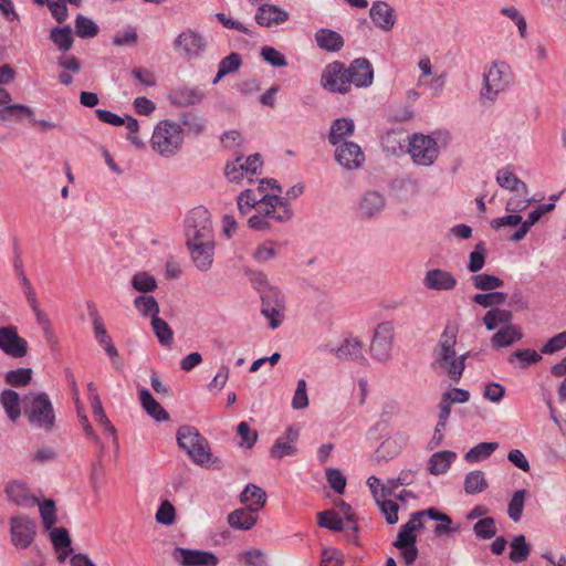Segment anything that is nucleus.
Returning a JSON list of instances; mask_svg holds the SVG:
<instances>
[{"instance_id":"1","label":"nucleus","mask_w":566,"mask_h":566,"mask_svg":"<svg viewBox=\"0 0 566 566\" xmlns=\"http://www.w3.org/2000/svg\"><path fill=\"white\" fill-rule=\"evenodd\" d=\"M458 327L447 325L433 350L434 364L442 369L452 381H459L467 366L470 352L460 356L455 353Z\"/></svg>"},{"instance_id":"2","label":"nucleus","mask_w":566,"mask_h":566,"mask_svg":"<svg viewBox=\"0 0 566 566\" xmlns=\"http://www.w3.org/2000/svg\"><path fill=\"white\" fill-rule=\"evenodd\" d=\"M24 416L30 424L52 431L55 426V411L46 392H29L24 399Z\"/></svg>"},{"instance_id":"3","label":"nucleus","mask_w":566,"mask_h":566,"mask_svg":"<svg viewBox=\"0 0 566 566\" xmlns=\"http://www.w3.org/2000/svg\"><path fill=\"white\" fill-rule=\"evenodd\" d=\"M182 142L181 126L167 119L156 125L150 139L153 149L164 157L175 156L180 150Z\"/></svg>"},{"instance_id":"4","label":"nucleus","mask_w":566,"mask_h":566,"mask_svg":"<svg viewBox=\"0 0 566 566\" xmlns=\"http://www.w3.org/2000/svg\"><path fill=\"white\" fill-rule=\"evenodd\" d=\"M186 242L213 240L211 214L202 206L191 209L185 221Z\"/></svg>"},{"instance_id":"5","label":"nucleus","mask_w":566,"mask_h":566,"mask_svg":"<svg viewBox=\"0 0 566 566\" xmlns=\"http://www.w3.org/2000/svg\"><path fill=\"white\" fill-rule=\"evenodd\" d=\"M408 153L416 165L429 167L439 156V146L433 136L415 133L410 137Z\"/></svg>"},{"instance_id":"6","label":"nucleus","mask_w":566,"mask_h":566,"mask_svg":"<svg viewBox=\"0 0 566 566\" xmlns=\"http://www.w3.org/2000/svg\"><path fill=\"white\" fill-rule=\"evenodd\" d=\"M484 87L481 91V97L494 101L497 94L504 91L512 82V73L504 62L494 63L488 72L483 74Z\"/></svg>"},{"instance_id":"7","label":"nucleus","mask_w":566,"mask_h":566,"mask_svg":"<svg viewBox=\"0 0 566 566\" xmlns=\"http://www.w3.org/2000/svg\"><path fill=\"white\" fill-rule=\"evenodd\" d=\"M321 85L329 93L346 94L350 91L348 72L342 62L327 64L321 75Z\"/></svg>"},{"instance_id":"8","label":"nucleus","mask_w":566,"mask_h":566,"mask_svg":"<svg viewBox=\"0 0 566 566\" xmlns=\"http://www.w3.org/2000/svg\"><path fill=\"white\" fill-rule=\"evenodd\" d=\"M11 542L17 548H28L36 534L35 522L27 515H17L10 518Z\"/></svg>"},{"instance_id":"9","label":"nucleus","mask_w":566,"mask_h":566,"mask_svg":"<svg viewBox=\"0 0 566 566\" xmlns=\"http://www.w3.org/2000/svg\"><path fill=\"white\" fill-rule=\"evenodd\" d=\"M394 326L390 322L380 323L370 343V355L378 361H387L391 356Z\"/></svg>"},{"instance_id":"10","label":"nucleus","mask_w":566,"mask_h":566,"mask_svg":"<svg viewBox=\"0 0 566 566\" xmlns=\"http://www.w3.org/2000/svg\"><path fill=\"white\" fill-rule=\"evenodd\" d=\"M28 342L18 334L13 325L0 327V350L12 358H22L28 354Z\"/></svg>"},{"instance_id":"11","label":"nucleus","mask_w":566,"mask_h":566,"mask_svg":"<svg viewBox=\"0 0 566 566\" xmlns=\"http://www.w3.org/2000/svg\"><path fill=\"white\" fill-rule=\"evenodd\" d=\"M171 557L181 566H217L219 558L208 551L176 547Z\"/></svg>"},{"instance_id":"12","label":"nucleus","mask_w":566,"mask_h":566,"mask_svg":"<svg viewBox=\"0 0 566 566\" xmlns=\"http://www.w3.org/2000/svg\"><path fill=\"white\" fill-rule=\"evenodd\" d=\"M369 18L374 25L385 33L392 31L397 22L395 8L382 0H377L371 3Z\"/></svg>"},{"instance_id":"13","label":"nucleus","mask_w":566,"mask_h":566,"mask_svg":"<svg viewBox=\"0 0 566 566\" xmlns=\"http://www.w3.org/2000/svg\"><path fill=\"white\" fill-rule=\"evenodd\" d=\"M196 268L202 272L210 270L214 255V239L208 241L186 242Z\"/></svg>"},{"instance_id":"14","label":"nucleus","mask_w":566,"mask_h":566,"mask_svg":"<svg viewBox=\"0 0 566 566\" xmlns=\"http://www.w3.org/2000/svg\"><path fill=\"white\" fill-rule=\"evenodd\" d=\"M335 159L339 165L348 170L359 168L364 160L365 155L358 144L353 142H344L336 148Z\"/></svg>"},{"instance_id":"15","label":"nucleus","mask_w":566,"mask_h":566,"mask_svg":"<svg viewBox=\"0 0 566 566\" xmlns=\"http://www.w3.org/2000/svg\"><path fill=\"white\" fill-rule=\"evenodd\" d=\"M349 86L354 84L356 87H367L371 85L374 80V70L370 62L365 57L354 60L348 67Z\"/></svg>"},{"instance_id":"16","label":"nucleus","mask_w":566,"mask_h":566,"mask_svg":"<svg viewBox=\"0 0 566 566\" xmlns=\"http://www.w3.org/2000/svg\"><path fill=\"white\" fill-rule=\"evenodd\" d=\"M386 207L385 197L376 190L365 192L358 205V214L361 219L376 218Z\"/></svg>"},{"instance_id":"17","label":"nucleus","mask_w":566,"mask_h":566,"mask_svg":"<svg viewBox=\"0 0 566 566\" xmlns=\"http://www.w3.org/2000/svg\"><path fill=\"white\" fill-rule=\"evenodd\" d=\"M333 350L336 357L340 360L356 361L360 365L367 364V358L364 355L363 344L357 338H345L342 345Z\"/></svg>"},{"instance_id":"18","label":"nucleus","mask_w":566,"mask_h":566,"mask_svg":"<svg viewBox=\"0 0 566 566\" xmlns=\"http://www.w3.org/2000/svg\"><path fill=\"white\" fill-rule=\"evenodd\" d=\"M300 432L293 427H289L285 431L284 437H280L275 440L274 444L271 448V457L276 459H282L286 455H295L297 453V449L295 443L298 439Z\"/></svg>"},{"instance_id":"19","label":"nucleus","mask_w":566,"mask_h":566,"mask_svg":"<svg viewBox=\"0 0 566 566\" xmlns=\"http://www.w3.org/2000/svg\"><path fill=\"white\" fill-rule=\"evenodd\" d=\"M423 283L430 290L450 291L454 289L457 280L453 274L448 271L432 269L426 273Z\"/></svg>"},{"instance_id":"20","label":"nucleus","mask_w":566,"mask_h":566,"mask_svg":"<svg viewBox=\"0 0 566 566\" xmlns=\"http://www.w3.org/2000/svg\"><path fill=\"white\" fill-rule=\"evenodd\" d=\"M289 13L273 4H261L255 13V20L260 25L273 27L285 22Z\"/></svg>"},{"instance_id":"21","label":"nucleus","mask_w":566,"mask_h":566,"mask_svg":"<svg viewBox=\"0 0 566 566\" xmlns=\"http://www.w3.org/2000/svg\"><path fill=\"white\" fill-rule=\"evenodd\" d=\"M4 492L8 497L19 506L31 507L38 503V500L30 494L25 483L20 481L9 482Z\"/></svg>"},{"instance_id":"22","label":"nucleus","mask_w":566,"mask_h":566,"mask_svg":"<svg viewBox=\"0 0 566 566\" xmlns=\"http://www.w3.org/2000/svg\"><path fill=\"white\" fill-rule=\"evenodd\" d=\"M188 455L198 465L205 468L218 469V459L212 457L208 440L201 436L192 450H188Z\"/></svg>"},{"instance_id":"23","label":"nucleus","mask_w":566,"mask_h":566,"mask_svg":"<svg viewBox=\"0 0 566 566\" xmlns=\"http://www.w3.org/2000/svg\"><path fill=\"white\" fill-rule=\"evenodd\" d=\"M227 521L233 530L249 531L256 524L258 513L248 507H241L232 511Z\"/></svg>"},{"instance_id":"24","label":"nucleus","mask_w":566,"mask_h":566,"mask_svg":"<svg viewBox=\"0 0 566 566\" xmlns=\"http://www.w3.org/2000/svg\"><path fill=\"white\" fill-rule=\"evenodd\" d=\"M266 497L264 490L253 483H249L240 494V502L247 504L245 507L258 513L265 506Z\"/></svg>"},{"instance_id":"25","label":"nucleus","mask_w":566,"mask_h":566,"mask_svg":"<svg viewBox=\"0 0 566 566\" xmlns=\"http://www.w3.org/2000/svg\"><path fill=\"white\" fill-rule=\"evenodd\" d=\"M139 401L145 412L156 421H168L169 413L163 406L153 397L151 392L146 389H139Z\"/></svg>"},{"instance_id":"26","label":"nucleus","mask_w":566,"mask_h":566,"mask_svg":"<svg viewBox=\"0 0 566 566\" xmlns=\"http://www.w3.org/2000/svg\"><path fill=\"white\" fill-rule=\"evenodd\" d=\"M203 98V93L195 87H179L169 93V101L176 106H191L199 104Z\"/></svg>"},{"instance_id":"27","label":"nucleus","mask_w":566,"mask_h":566,"mask_svg":"<svg viewBox=\"0 0 566 566\" xmlns=\"http://www.w3.org/2000/svg\"><path fill=\"white\" fill-rule=\"evenodd\" d=\"M24 118L34 122V111L24 104H7L0 108L1 122L19 123Z\"/></svg>"},{"instance_id":"28","label":"nucleus","mask_w":566,"mask_h":566,"mask_svg":"<svg viewBox=\"0 0 566 566\" xmlns=\"http://www.w3.org/2000/svg\"><path fill=\"white\" fill-rule=\"evenodd\" d=\"M523 338L521 327L517 325L509 324L503 328H500L491 338V344L494 348L509 347L515 342Z\"/></svg>"},{"instance_id":"29","label":"nucleus","mask_w":566,"mask_h":566,"mask_svg":"<svg viewBox=\"0 0 566 566\" xmlns=\"http://www.w3.org/2000/svg\"><path fill=\"white\" fill-rule=\"evenodd\" d=\"M0 402L8 418L15 422L21 416L19 394L12 389H4L0 395Z\"/></svg>"},{"instance_id":"30","label":"nucleus","mask_w":566,"mask_h":566,"mask_svg":"<svg viewBox=\"0 0 566 566\" xmlns=\"http://www.w3.org/2000/svg\"><path fill=\"white\" fill-rule=\"evenodd\" d=\"M457 458L453 451H439L433 453L428 461V470L433 475L443 474Z\"/></svg>"},{"instance_id":"31","label":"nucleus","mask_w":566,"mask_h":566,"mask_svg":"<svg viewBox=\"0 0 566 566\" xmlns=\"http://www.w3.org/2000/svg\"><path fill=\"white\" fill-rule=\"evenodd\" d=\"M205 45L202 38H176L174 41V49L185 57L197 56Z\"/></svg>"},{"instance_id":"32","label":"nucleus","mask_w":566,"mask_h":566,"mask_svg":"<svg viewBox=\"0 0 566 566\" xmlns=\"http://www.w3.org/2000/svg\"><path fill=\"white\" fill-rule=\"evenodd\" d=\"M518 186L514 189V191L517 193L515 197H512L507 200L505 210L507 212H517L526 209L534 199L527 198L528 196V188L526 184L523 180H518Z\"/></svg>"},{"instance_id":"33","label":"nucleus","mask_w":566,"mask_h":566,"mask_svg":"<svg viewBox=\"0 0 566 566\" xmlns=\"http://www.w3.org/2000/svg\"><path fill=\"white\" fill-rule=\"evenodd\" d=\"M354 120L347 117L337 118L333 122L328 140L332 145H337L346 136H350L354 133Z\"/></svg>"},{"instance_id":"34","label":"nucleus","mask_w":566,"mask_h":566,"mask_svg":"<svg viewBox=\"0 0 566 566\" xmlns=\"http://www.w3.org/2000/svg\"><path fill=\"white\" fill-rule=\"evenodd\" d=\"M513 314L511 311L500 307H493L485 313L483 317V324L485 325L488 331H494L501 324H511Z\"/></svg>"},{"instance_id":"35","label":"nucleus","mask_w":566,"mask_h":566,"mask_svg":"<svg viewBox=\"0 0 566 566\" xmlns=\"http://www.w3.org/2000/svg\"><path fill=\"white\" fill-rule=\"evenodd\" d=\"M201 436L197 428L185 424L178 428L176 439L178 446L188 452L195 448Z\"/></svg>"},{"instance_id":"36","label":"nucleus","mask_w":566,"mask_h":566,"mask_svg":"<svg viewBox=\"0 0 566 566\" xmlns=\"http://www.w3.org/2000/svg\"><path fill=\"white\" fill-rule=\"evenodd\" d=\"M424 513H426V516H428L429 518L440 522V524H438L434 527V534L438 536H441L443 534H450V533L457 532L459 530V526L458 527L451 526L452 520L448 514L440 512L436 507H429V509L424 510Z\"/></svg>"},{"instance_id":"37","label":"nucleus","mask_w":566,"mask_h":566,"mask_svg":"<svg viewBox=\"0 0 566 566\" xmlns=\"http://www.w3.org/2000/svg\"><path fill=\"white\" fill-rule=\"evenodd\" d=\"M510 559L517 564L526 560L531 553V545L527 544L524 535L515 536L510 543Z\"/></svg>"},{"instance_id":"38","label":"nucleus","mask_w":566,"mask_h":566,"mask_svg":"<svg viewBox=\"0 0 566 566\" xmlns=\"http://www.w3.org/2000/svg\"><path fill=\"white\" fill-rule=\"evenodd\" d=\"M134 305L145 317H157L159 314V304L153 295H138L134 298Z\"/></svg>"},{"instance_id":"39","label":"nucleus","mask_w":566,"mask_h":566,"mask_svg":"<svg viewBox=\"0 0 566 566\" xmlns=\"http://www.w3.org/2000/svg\"><path fill=\"white\" fill-rule=\"evenodd\" d=\"M489 486L484 473L481 470L469 472L464 479V491L467 494H476L486 490Z\"/></svg>"},{"instance_id":"40","label":"nucleus","mask_w":566,"mask_h":566,"mask_svg":"<svg viewBox=\"0 0 566 566\" xmlns=\"http://www.w3.org/2000/svg\"><path fill=\"white\" fill-rule=\"evenodd\" d=\"M400 449L401 447L399 446L396 439L388 438L384 440L375 451V460L378 463L382 461L387 462L397 457L400 452Z\"/></svg>"},{"instance_id":"41","label":"nucleus","mask_w":566,"mask_h":566,"mask_svg":"<svg viewBox=\"0 0 566 566\" xmlns=\"http://www.w3.org/2000/svg\"><path fill=\"white\" fill-rule=\"evenodd\" d=\"M499 448L497 442H481L470 449L464 459L468 462H479L488 459Z\"/></svg>"},{"instance_id":"42","label":"nucleus","mask_w":566,"mask_h":566,"mask_svg":"<svg viewBox=\"0 0 566 566\" xmlns=\"http://www.w3.org/2000/svg\"><path fill=\"white\" fill-rule=\"evenodd\" d=\"M268 199L273 203V206L277 209L279 212L276 216V222L285 223L290 221L293 217V210L290 207V198L287 196L281 197L277 193L269 195Z\"/></svg>"},{"instance_id":"43","label":"nucleus","mask_w":566,"mask_h":566,"mask_svg":"<svg viewBox=\"0 0 566 566\" xmlns=\"http://www.w3.org/2000/svg\"><path fill=\"white\" fill-rule=\"evenodd\" d=\"M130 283L136 291L144 293V295L154 292L157 289L156 279L145 271L135 273L132 277Z\"/></svg>"},{"instance_id":"44","label":"nucleus","mask_w":566,"mask_h":566,"mask_svg":"<svg viewBox=\"0 0 566 566\" xmlns=\"http://www.w3.org/2000/svg\"><path fill=\"white\" fill-rule=\"evenodd\" d=\"M472 285L481 291H494L504 285V281L488 273L474 274L471 276Z\"/></svg>"},{"instance_id":"45","label":"nucleus","mask_w":566,"mask_h":566,"mask_svg":"<svg viewBox=\"0 0 566 566\" xmlns=\"http://www.w3.org/2000/svg\"><path fill=\"white\" fill-rule=\"evenodd\" d=\"M153 331L158 342L166 347H169L174 340V333L168 323L159 316L151 319Z\"/></svg>"},{"instance_id":"46","label":"nucleus","mask_w":566,"mask_h":566,"mask_svg":"<svg viewBox=\"0 0 566 566\" xmlns=\"http://www.w3.org/2000/svg\"><path fill=\"white\" fill-rule=\"evenodd\" d=\"M507 294L504 292L489 291V293H479L472 297V301L484 307L503 305L506 302Z\"/></svg>"},{"instance_id":"47","label":"nucleus","mask_w":566,"mask_h":566,"mask_svg":"<svg viewBox=\"0 0 566 566\" xmlns=\"http://www.w3.org/2000/svg\"><path fill=\"white\" fill-rule=\"evenodd\" d=\"M473 532L476 535V537L481 539H490L494 537L497 533L496 523L494 517L492 516H485L480 518L474 525H473Z\"/></svg>"},{"instance_id":"48","label":"nucleus","mask_w":566,"mask_h":566,"mask_svg":"<svg viewBox=\"0 0 566 566\" xmlns=\"http://www.w3.org/2000/svg\"><path fill=\"white\" fill-rule=\"evenodd\" d=\"M31 368H17L8 370L4 375V380L8 385L13 387L27 386L32 379Z\"/></svg>"},{"instance_id":"49","label":"nucleus","mask_w":566,"mask_h":566,"mask_svg":"<svg viewBox=\"0 0 566 566\" xmlns=\"http://www.w3.org/2000/svg\"><path fill=\"white\" fill-rule=\"evenodd\" d=\"M526 494L525 489L517 490L509 502L507 514L514 522H518L522 517Z\"/></svg>"},{"instance_id":"50","label":"nucleus","mask_w":566,"mask_h":566,"mask_svg":"<svg viewBox=\"0 0 566 566\" xmlns=\"http://www.w3.org/2000/svg\"><path fill=\"white\" fill-rule=\"evenodd\" d=\"M262 306L285 307L284 295L276 286H268L260 290Z\"/></svg>"},{"instance_id":"51","label":"nucleus","mask_w":566,"mask_h":566,"mask_svg":"<svg viewBox=\"0 0 566 566\" xmlns=\"http://www.w3.org/2000/svg\"><path fill=\"white\" fill-rule=\"evenodd\" d=\"M517 359L521 368H526L533 364L538 363L542 359V356L534 349L525 348L517 349L512 353L509 357V361L511 364Z\"/></svg>"},{"instance_id":"52","label":"nucleus","mask_w":566,"mask_h":566,"mask_svg":"<svg viewBox=\"0 0 566 566\" xmlns=\"http://www.w3.org/2000/svg\"><path fill=\"white\" fill-rule=\"evenodd\" d=\"M486 249L484 242L475 244L474 250L469 255L468 270L472 273L481 271L485 264Z\"/></svg>"},{"instance_id":"53","label":"nucleus","mask_w":566,"mask_h":566,"mask_svg":"<svg viewBox=\"0 0 566 566\" xmlns=\"http://www.w3.org/2000/svg\"><path fill=\"white\" fill-rule=\"evenodd\" d=\"M317 524L321 527L334 531L342 532L345 530L343 520L336 516L334 511H323L317 514Z\"/></svg>"},{"instance_id":"54","label":"nucleus","mask_w":566,"mask_h":566,"mask_svg":"<svg viewBox=\"0 0 566 566\" xmlns=\"http://www.w3.org/2000/svg\"><path fill=\"white\" fill-rule=\"evenodd\" d=\"M91 406H92L93 417L95 418V420L97 422H99L101 424H103L105 427V430H107L111 434L114 436L116 433V430H115L114 426L111 423V421L108 420V418L103 409L99 396L97 394H94V397L91 399Z\"/></svg>"},{"instance_id":"55","label":"nucleus","mask_w":566,"mask_h":566,"mask_svg":"<svg viewBox=\"0 0 566 566\" xmlns=\"http://www.w3.org/2000/svg\"><path fill=\"white\" fill-rule=\"evenodd\" d=\"M93 327H94V336H95L96 340L102 346H104V349H105L106 354L111 358L117 357L118 356V352H117L116 347L113 345L112 338L107 334V331H106V328L104 326V323L98 324V325L93 326Z\"/></svg>"},{"instance_id":"56","label":"nucleus","mask_w":566,"mask_h":566,"mask_svg":"<svg viewBox=\"0 0 566 566\" xmlns=\"http://www.w3.org/2000/svg\"><path fill=\"white\" fill-rule=\"evenodd\" d=\"M380 512L385 515L386 522L390 525H394L398 522V511L399 505L392 500H387L386 497H379L376 500Z\"/></svg>"},{"instance_id":"57","label":"nucleus","mask_w":566,"mask_h":566,"mask_svg":"<svg viewBox=\"0 0 566 566\" xmlns=\"http://www.w3.org/2000/svg\"><path fill=\"white\" fill-rule=\"evenodd\" d=\"M180 122L187 127V132L195 136H199L205 130V122L197 115L184 113L180 117Z\"/></svg>"},{"instance_id":"58","label":"nucleus","mask_w":566,"mask_h":566,"mask_svg":"<svg viewBox=\"0 0 566 566\" xmlns=\"http://www.w3.org/2000/svg\"><path fill=\"white\" fill-rule=\"evenodd\" d=\"M76 35H97L99 28L92 19L78 14L75 21Z\"/></svg>"},{"instance_id":"59","label":"nucleus","mask_w":566,"mask_h":566,"mask_svg":"<svg viewBox=\"0 0 566 566\" xmlns=\"http://www.w3.org/2000/svg\"><path fill=\"white\" fill-rule=\"evenodd\" d=\"M326 479L329 483L331 488L337 493L343 494L346 488V476L342 473L340 470L329 468L326 470Z\"/></svg>"},{"instance_id":"60","label":"nucleus","mask_w":566,"mask_h":566,"mask_svg":"<svg viewBox=\"0 0 566 566\" xmlns=\"http://www.w3.org/2000/svg\"><path fill=\"white\" fill-rule=\"evenodd\" d=\"M242 64L241 55L232 52L223 57L219 63V76H226L229 73L237 71Z\"/></svg>"},{"instance_id":"61","label":"nucleus","mask_w":566,"mask_h":566,"mask_svg":"<svg viewBox=\"0 0 566 566\" xmlns=\"http://www.w3.org/2000/svg\"><path fill=\"white\" fill-rule=\"evenodd\" d=\"M175 517H176V510L174 507V505L168 501V500H165L157 513H156V522L159 523V524H163V525H171L174 522H175Z\"/></svg>"},{"instance_id":"62","label":"nucleus","mask_w":566,"mask_h":566,"mask_svg":"<svg viewBox=\"0 0 566 566\" xmlns=\"http://www.w3.org/2000/svg\"><path fill=\"white\" fill-rule=\"evenodd\" d=\"M344 555L336 548L324 547L319 566H343Z\"/></svg>"},{"instance_id":"63","label":"nucleus","mask_w":566,"mask_h":566,"mask_svg":"<svg viewBox=\"0 0 566 566\" xmlns=\"http://www.w3.org/2000/svg\"><path fill=\"white\" fill-rule=\"evenodd\" d=\"M566 347V331L549 338L541 348L544 355H552Z\"/></svg>"},{"instance_id":"64","label":"nucleus","mask_w":566,"mask_h":566,"mask_svg":"<svg viewBox=\"0 0 566 566\" xmlns=\"http://www.w3.org/2000/svg\"><path fill=\"white\" fill-rule=\"evenodd\" d=\"M248 566H270L268 555L261 549H250L242 554Z\"/></svg>"}]
</instances>
